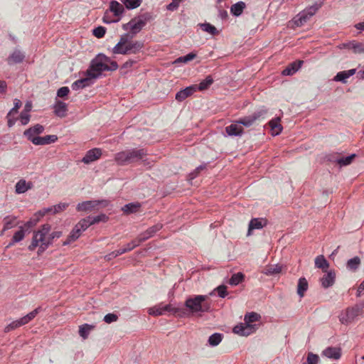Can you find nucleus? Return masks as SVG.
Masks as SVG:
<instances>
[{
  "label": "nucleus",
  "instance_id": "nucleus-1",
  "mask_svg": "<svg viewBox=\"0 0 364 364\" xmlns=\"http://www.w3.org/2000/svg\"><path fill=\"white\" fill-rule=\"evenodd\" d=\"M133 35L125 34L122 36L119 41L112 49V53L114 54H136L139 52L144 47V43L140 41H129L132 38Z\"/></svg>",
  "mask_w": 364,
  "mask_h": 364
},
{
  "label": "nucleus",
  "instance_id": "nucleus-2",
  "mask_svg": "<svg viewBox=\"0 0 364 364\" xmlns=\"http://www.w3.org/2000/svg\"><path fill=\"white\" fill-rule=\"evenodd\" d=\"M207 295H195L186 300L185 306L192 314L208 312L210 309V303Z\"/></svg>",
  "mask_w": 364,
  "mask_h": 364
},
{
  "label": "nucleus",
  "instance_id": "nucleus-3",
  "mask_svg": "<svg viewBox=\"0 0 364 364\" xmlns=\"http://www.w3.org/2000/svg\"><path fill=\"white\" fill-rule=\"evenodd\" d=\"M50 228V225L45 224L38 231L34 232L32 242L28 246V249L33 251L37 247H40L41 250L44 251L50 245L49 232Z\"/></svg>",
  "mask_w": 364,
  "mask_h": 364
},
{
  "label": "nucleus",
  "instance_id": "nucleus-4",
  "mask_svg": "<svg viewBox=\"0 0 364 364\" xmlns=\"http://www.w3.org/2000/svg\"><path fill=\"white\" fill-rule=\"evenodd\" d=\"M146 155L144 149H128L117 153L114 161L119 166H124L139 161Z\"/></svg>",
  "mask_w": 364,
  "mask_h": 364
},
{
  "label": "nucleus",
  "instance_id": "nucleus-5",
  "mask_svg": "<svg viewBox=\"0 0 364 364\" xmlns=\"http://www.w3.org/2000/svg\"><path fill=\"white\" fill-rule=\"evenodd\" d=\"M259 315L255 312H251L245 316V323H240L233 328V332L237 335L247 336L255 331V326L252 323L257 321L259 318Z\"/></svg>",
  "mask_w": 364,
  "mask_h": 364
},
{
  "label": "nucleus",
  "instance_id": "nucleus-6",
  "mask_svg": "<svg viewBox=\"0 0 364 364\" xmlns=\"http://www.w3.org/2000/svg\"><path fill=\"white\" fill-rule=\"evenodd\" d=\"M109 61L110 58L109 57L103 54L98 55L92 61L90 68L87 70V76L91 79L96 78L100 75L102 71L108 70V62Z\"/></svg>",
  "mask_w": 364,
  "mask_h": 364
},
{
  "label": "nucleus",
  "instance_id": "nucleus-7",
  "mask_svg": "<svg viewBox=\"0 0 364 364\" xmlns=\"http://www.w3.org/2000/svg\"><path fill=\"white\" fill-rule=\"evenodd\" d=\"M321 6V3H316L313 6L299 13L294 19L295 25L296 26H303L312 16L316 14Z\"/></svg>",
  "mask_w": 364,
  "mask_h": 364
},
{
  "label": "nucleus",
  "instance_id": "nucleus-8",
  "mask_svg": "<svg viewBox=\"0 0 364 364\" xmlns=\"http://www.w3.org/2000/svg\"><path fill=\"white\" fill-rule=\"evenodd\" d=\"M108 205V202L105 200H87L78 203L77 205V210L79 212H91L92 210H98L99 206L102 205L105 207Z\"/></svg>",
  "mask_w": 364,
  "mask_h": 364
},
{
  "label": "nucleus",
  "instance_id": "nucleus-9",
  "mask_svg": "<svg viewBox=\"0 0 364 364\" xmlns=\"http://www.w3.org/2000/svg\"><path fill=\"white\" fill-rule=\"evenodd\" d=\"M267 111L265 109H261L255 112L252 114L238 120L240 125L245 127L252 126L256 121L263 119L267 115Z\"/></svg>",
  "mask_w": 364,
  "mask_h": 364
},
{
  "label": "nucleus",
  "instance_id": "nucleus-10",
  "mask_svg": "<svg viewBox=\"0 0 364 364\" xmlns=\"http://www.w3.org/2000/svg\"><path fill=\"white\" fill-rule=\"evenodd\" d=\"M150 18L151 16L149 14H144L138 18H134L130 21L128 26L131 30L132 35L134 36L136 33L139 32L150 20Z\"/></svg>",
  "mask_w": 364,
  "mask_h": 364
},
{
  "label": "nucleus",
  "instance_id": "nucleus-11",
  "mask_svg": "<svg viewBox=\"0 0 364 364\" xmlns=\"http://www.w3.org/2000/svg\"><path fill=\"white\" fill-rule=\"evenodd\" d=\"M166 311H173L174 314H177L179 316L185 314L184 309L172 308L170 304L165 306H161V304H160L149 309V314L154 316L162 315Z\"/></svg>",
  "mask_w": 364,
  "mask_h": 364
},
{
  "label": "nucleus",
  "instance_id": "nucleus-12",
  "mask_svg": "<svg viewBox=\"0 0 364 364\" xmlns=\"http://www.w3.org/2000/svg\"><path fill=\"white\" fill-rule=\"evenodd\" d=\"M198 90V85H192L185 89L181 90L176 95V100L182 102L187 97L193 95Z\"/></svg>",
  "mask_w": 364,
  "mask_h": 364
},
{
  "label": "nucleus",
  "instance_id": "nucleus-13",
  "mask_svg": "<svg viewBox=\"0 0 364 364\" xmlns=\"http://www.w3.org/2000/svg\"><path fill=\"white\" fill-rule=\"evenodd\" d=\"M102 150L99 148H94L87 151L82 158V161L85 164H89L100 158Z\"/></svg>",
  "mask_w": 364,
  "mask_h": 364
},
{
  "label": "nucleus",
  "instance_id": "nucleus-14",
  "mask_svg": "<svg viewBox=\"0 0 364 364\" xmlns=\"http://www.w3.org/2000/svg\"><path fill=\"white\" fill-rule=\"evenodd\" d=\"M44 131L43 126L37 124L34 125L32 127H30L29 129H26L23 132V135L28 139V140L31 141L32 142V139H36L38 137V136L41 133H43Z\"/></svg>",
  "mask_w": 364,
  "mask_h": 364
},
{
  "label": "nucleus",
  "instance_id": "nucleus-15",
  "mask_svg": "<svg viewBox=\"0 0 364 364\" xmlns=\"http://www.w3.org/2000/svg\"><path fill=\"white\" fill-rule=\"evenodd\" d=\"M25 58V54L19 49H15L9 56L7 58L6 61L9 65H14L17 63H21L23 61Z\"/></svg>",
  "mask_w": 364,
  "mask_h": 364
},
{
  "label": "nucleus",
  "instance_id": "nucleus-16",
  "mask_svg": "<svg viewBox=\"0 0 364 364\" xmlns=\"http://www.w3.org/2000/svg\"><path fill=\"white\" fill-rule=\"evenodd\" d=\"M162 225L161 224L155 225L149 229H147L145 232L139 234L138 235V238L139 239V242H143L149 238L151 237L157 231L161 230Z\"/></svg>",
  "mask_w": 364,
  "mask_h": 364
},
{
  "label": "nucleus",
  "instance_id": "nucleus-17",
  "mask_svg": "<svg viewBox=\"0 0 364 364\" xmlns=\"http://www.w3.org/2000/svg\"><path fill=\"white\" fill-rule=\"evenodd\" d=\"M58 140L56 135H46L32 139V143L35 145H46L54 143Z\"/></svg>",
  "mask_w": 364,
  "mask_h": 364
},
{
  "label": "nucleus",
  "instance_id": "nucleus-18",
  "mask_svg": "<svg viewBox=\"0 0 364 364\" xmlns=\"http://www.w3.org/2000/svg\"><path fill=\"white\" fill-rule=\"evenodd\" d=\"M323 277L321 279V285L324 288H328L334 284L336 274L333 271L326 272Z\"/></svg>",
  "mask_w": 364,
  "mask_h": 364
},
{
  "label": "nucleus",
  "instance_id": "nucleus-19",
  "mask_svg": "<svg viewBox=\"0 0 364 364\" xmlns=\"http://www.w3.org/2000/svg\"><path fill=\"white\" fill-rule=\"evenodd\" d=\"M358 315L357 310L354 308H348L345 314L340 316V321L342 323H348L351 322Z\"/></svg>",
  "mask_w": 364,
  "mask_h": 364
},
{
  "label": "nucleus",
  "instance_id": "nucleus-20",
  "mask_svg": "<svg viewBox=\"0 0 364 364\" xmlns=\"http://www.w3.org/2000/svg\"><path fill=\"white\" fill-rule=\"evenodd\" d=\"M226 132L230 136H238L240 135L243 132V128L239 122L237 121L235 123L231 124L226 127Z\"/></svg>",
  "mask_w": 364,
  "mask_h": 364
},
{
  "label": "nucleus",
  "instance_id": "nucleus-21",
  "mask_svg": "<svg viewBox=\"0 0 364 364\" xmlns=\"http://www.w3.org/2000/svg\"><path fill=\"white\" fill-rule=\"evenodd\" d=\"M302 63V60L293 62L282 71V74L284 75H291L294 74L301 68Z\"/></svg>",
  "mask_w": 364,
  "mask_h": 364
},
{
  "label": "nucleus",
  "instance_id": "nucleus-22",
  "mask_svg": "<svg viewBox=\"0 0 364 364\" xmlns=\"http://www.w3.org/2000/svg\"><path fill=\"white\" fill-rule=\"evenodd\" d=\"M282 272V267L279 264H272L264 268L263 273L266 275H277Z\"/></svg>",
  "mask_w": 364,
  "mask_h": 364
},
{
  "label": "nucleus",
  "instance_id": "nucleus-23",
  "mask_svg": "<svg viewBox=\"0 0 364 364\" xmlns=\"http://www.w3.org/2000/svg\"><path fill=\"white\" fill-rule=\"evenodd\" d=\"M323 355L329 358L338 359L341 357V351L338 348L328 347L323 351Z\"/></svg>",
  "mask_w": 364,
  "mask_h": 364
},
{
  "label": "nucleus",
  "instance_id": "nucleus-24",
  "mask_svg": "<svg viewBox=\"0 0 364 364\" xmlns=\"http://www.w3.org/2000/svg\"><path fill=\"white\" fill-rule=\"evenodd\" d=\"M315 266L326 272L328 269L329 264L323 255H318L315 258Z\"/></svg>",
  "mask_w": 364,
  "mask_h": 364
},
{
  "label": "nucleus",
  "instance_id": "nucleus-25",
  "mask_svg": "<svg viewBox=\"0 0 364 364\" xmlns=\"http://www.w3.org/2000/svg\"><path fill=\"white\" fill-rule=\"evenodd\" d=\"M355 69H350L348 70L341 71L337 73L335 76L334 80L336 81H341L346 82V80L353 75L355 73Z\"/></svg>",
  "mask_w": 364,
  "mask_h": 364
},
{
  "label": "nucleus",
  "instance_id": "nucleus-26",
  "mask_svg": "<svg viewBox=\"0 0 364 364\" xmlns=\"http://www.w3.org/2000/svg\"><path fill=\"white\" fill-rule=\"evenodd\" d=\"M269 125L274 135H278L282 130L279 117L274 118L269 121Z\"/></svg>",
  "mask_w": 364,
  "mask_h": 364
},
{
  "label": "nucleus",
  "instance_id": "nucleus-27",
  "mask_svg": "<svg viewBox=\"0 0 364 364\" xmlns=\"http://www.w3.org/2000/svg\"><path fill=\"white\" fill-rule=\"evenodd\" d=\"M82 231L77 228L76 226L73 228V230L71 231L70 235H68V238L63 242V245H68L73 242L75 241L77 239L79 238V237L81 235Z\"/></svg>",
  "mask_w": 364,
  "mask_h": 364
},
{
  "label": "nucleus",
  "instance_id": "nucleus-28",
  "mask_svg": "<svg viewBox=\"0 0 364 364\" xmlns=\"http://www.w3.org/2000/svg\"><path fill=\"white\" fill-rule=\"evenodd\" d=\"M109 10L116 17L119 16L124 11V6L117 1H112L109 4Z\"/></svg>",
  "mask_w": 364,
  "mask_h": 364
},
{
  "label": "nucleus",
  "instance_id": "nucleus-29",
  "mask_svg": "<svg viewBox=\"0 0 364 364\" xmlns=\"http://www.w3.org/2000/svg\"><path fill=\"white\" fill-rule=\"evenodd\" d=\"M90 81H91V78H90V77L87 76V77H86V78L80 79V80H77L75 82H74L72 84L71 87L74 90L82 89V88L90 85Z\"/></svg>",
  "mask_w": 364,
  "mask_h": 364
},
{
  "label": "nucleus",
  "instance_id": "nucleus-30",
  "mask_svg": "<svg viewBox=\"0 0 364 364\" xmlns=\"http://www.w3.org/2000/svg\"><path fill=\"white\" fill-rule=\"evenodd\" d=\"M31 183H27L25 180L21 179L16 184V192L19 194L23 193L28 189H31Z\"/></svg>",
  "mask_w": 364,
  "mask_h": 364
},
{
  "label": "nucleus",
  "instance_id": "nucleus-31",
  "mask_svg": "<svg viewBox=\"0 0 364 364\" xmlns=\"http://www.w3.org/2000/svg\"><path fill=\"white\" fill-rule=\"evenodd\" d=\"M3 231H6L18 225L16 218L14 216H6L4 218Z\"/></svg>",
  "mask_w": 364,
  "mask_h": 364
},
{
  "label": "nucleus",
  "instance_id": "nucleus-32",
  "mask_svg": "<svg viewBox=\"0 0 364 364\" xmlns=\"http://www.w3.org/2000/svg\"><path fill=\"white\" fill-rule=\"evenodd\" d=\"M140 207L141 204L139 203H131L125 205L122 210L126 214H130L137 212Z\"/></svg>",
  "mask_w": 364,
  "mask_h": 364
},
{
  "label": "nucleus",
  "instance_id": "nucleus-33",
  "mask_svg": "<svg viewBox=\"0 0 364 364\" xmlns=\"http://www.w3.org/2000/svg\"><path fill=\"white\" fill-rule=\"evenodd\" d=\"M95 328V326L87 323L83 324L79 327V334L84 339H86L90 331Z\"/></svg>",
  "mask_w": 364,
  "mask_h": 364
},
{
  "label": "nucleus",
  "instance_id": "nucleus-34",
  "mask_svg": "<svg viewBox=\"0 0 364 364\" xmlns=\"http://www.w3.org/2000/svg\"><path fill=\"white\" fill-rule=\"evenodd\" d=\"M308 289V282L305 278H300L298 282L297 294L300 297L304 296L305 291Z\"/></svg>",
  "mask_w": 364,
  "mask_h": 364
},
{
  "label": "nucleus",
  "instance_id": "nucleus-35",
  "mask_svg": "<svg viewBox=\"0 0 364 364\" xmlns=\"http://www.w3.org/2000/svg\"><path fill=\"white\" fill-rule=\"evenodd\" d=\"M67 112V105L65 102L58 101L55 105V113L58 117H64Z\"/></svg>",
  "mask_w": 364,
  "mask_h": 364
},
{
  "label": "nucleus",
  "instance_id": "nucleus-36",
  "mask_svg": "<svg viewBox=\"0 0 364 364\" xmlns=\"http://www.w3.org/2000/svg\"><path fill=\"white\" fill-rule=\"evenodd\" d=\"M245 8V4L243 1H239L231 6L230 11L235 16H239Z\"/></svg>",
  "mask_w": 364,
  "mask_h": 364
},
{
  "label": "nucleus",
  "instance_id": "nucleus-37",
  "mask_svg": "<svg viewBox=\"0 0 364 364\" xmlns=\"http://www.w3.org/2000/svg\"><path fill=\"white\" fill-rule=\"evenodd\" d=\"M213 83V79L210 75L205 77V80L201 81L198 85V90L203 91L207 90Z\"/></svg>",
  "mask_w": 364,
  "mask_h": 364
},
{
  "label": "nucleus",
  "instance_id": "nucleus-38",
  "mask_svg": "<svg viewBox=\"0 0 364 364\" xmlns=\"http://www.w3.org/2000/svg\"><path fill=\"white\" fill-rule=\"evenodd\" d=\"M40 311H41V307H38L36 309H34L33 311H32L31 312H30L29 314H28L27 315H26L25 316L21 318L23 324L24 325L27 324L31 321H32L36 316V315L40 312Z\"/></svg>",
  "mask_w": 364,
  "mask_h": 364
},
{
  "label": "nucleus",
  "instance_id": "nucleus-39",
  "mask_svg": "<svg viewBox=\"0 0 364 364\" xmlns=\"http://www.w3.org/2000/svg\"><path fill=\"white\" fill-rule=\"evenodd\" d=\"M92 225L91 216H88L81 220L75 226L82 232Z\"/></svg>",
  "mask_w": 364,
  "mask_h": 364
},
{
  "label": "nucleus",
  "instance_id": "nucleus-40",
  "mask_svg": "<svg viewBox=\"0 0 364 364\" xmlns=\"http://www.w3.org/2000/svg\"><path fill=\"white\" fill-rule=\"evenodd\" d=\"M68 205L69 204L67 203H60L53 207L48 208L47 212H53L55 214L58 213L65 210Z\"/></svg>",
  "mask_w": 364,
  "mask_h": 364
},
{
  "label": "nucleus",
  "instance_id": "nucleus-41",
  "mask_svg": "<svg viewBox=\"0 0 364 364\" xmlns=\"http://www.w3.org/2000/svg\"><path fill=\"white\" fill-rule=\"evenodd\" d=\"M120 1L124 3L125 6L128 9H136V8L139 7L142 2V0H120Z\"/></svg>",
  "mask_w": 364,
  "mask_h": 364
},
{
  "label": "nucleus",
  "instance_id": "nucleus-42",
  "mask_svg": "<svg viewBox=\"0 0 364 364\" xmlns=\"http://www.w3.org/2000/svg\"><path fill=\"white\" fill-rule=\"evenodd\" d=\"M23 325L24 324L21 318L18 320L14 321L5 327L4 332L8 333Z\"/></svg>",
  "mask_w": 364,
  "mask_h": 364
},
{
  "label": "nucleus",
  "instance_id": "nucleus-43",
  "mask_svg": "<svg viewBox=\"0 0 364 364\" xmlns=\"http://www.w3.org/2000/svg\"><path fill=\"white\" fill-rule=\"evenodd\" d=\"M196 54L193 53H190L185 56H181L175 60L174 63H187L191 60H193L196 58Z\"/></svg>",
  "mask_w": 364,
  "mask_h": 364
},
{
  "label": "nucleus",
  "instance_id": "nucleus-44",
  "mask_svg": "<svg viewBox=\"0 0 364 364\" xmlns=\"http://www.w3.org/2000/svg\"><path fill=\"white\" fill-rule=\"evenodd\" d=\"M360 264V259L358 257H355L349 259L347 262V267L350 270H355Z\"/></svg>",
  "mask_w": 364,
  "mask_h": 364
},
{
  "label": "nucleus",
  "instance_id": "nucleus-45",
  "mask_svg": "<svg viewBox=\"0 0 364 364\" xmlns=\"http://www.w3.org/2000/svg\"><path fill=\"white\" fill-rule=\"evenodd\" d=\"M263 227L262 221L258 218H253L250 220L249 224V230L250 232L251 230L255 229H260Z\"/></svg>",
  "mask_w": 364,
  "mask_h": 364
},
{
  "label": "nucleus",
  "instance_id": "nucleus-46",
  "mask_svg": "<svg viewBox=\"0 0 364 364\" xmlns=\"http://www.w3.org/2000/svg\"><path fill=\"white\" fill-rule=\"evenodd\" d=\"M222 334L214 333L209 337L208 343L212 346H218L222 341Z\"/></svg>",
  "mask_w": 364,
  "mask_h": 364
},
{
  "label": "nucleus",
  "instance_id": "nucleus-47",
  "mask_svg": "<svg viewBox=\"0 0 364 364\" xmlns=\"http://www.w3.org/2000/svg\"><path fill=\"white\" fill-rule=\"evenodd\" d=\"M355 53H364V43L352 42L349 44Z\"/></svg>",
  "mask_w": 364,
  "mask_h": 364
},
{
  "label": "nucleus",
  "instance_id": "nucleus-48",
  "mask_svg": "<svg viewBox=\"0 0 364 364\" xmlns=\"http://www.w3.org/2000/svg\"><path fill=\"white\" fill-rule=\"evenodd\" d=\"M244 279V274L241 272H238L237 274H234L230 279V284L231 285H237L240 282H242Z\"/></svg>",
  "mask_w": 364,
  "mask_h": 364
},
{
  "label": "nucleus",
  "instance_id": "nucleus-49",
  "mask_svg": "<svg viewBox=\"0 0 364 364\" xmlns=\"http://www.w3.org/2000/svg\"><path fill=\"white\" fill-rule=\"evenodd\" d=\"M356 155L355 154H353L350 156H348L346 157H341L337 160V162L341 166H347L352 163L353 160L355 158Z\"/></svg>",
  "mask_w": 364,
  "mask_h": 364
},
{
  "label": "nucleus",
  "instance_id": "nucleus-50",
  "mask_svg": "<svg viewBox=\"0 0 364 364\" xmlns=\"http://www.w3.org/2000/svg\"><path fill=\"white\" fill-rule=\"evenodd\" d=\"M24 237H25V231L21 228V230H19L18 231L15 232V234L14 235L11 244L21 241L24 238Z\"/></svg>",
  "mask_w": 364,
  "mask_h": 364
},
{
  "label": "nucleus",
  "instance_id": "nucleus-51",
  "mask_svg": "<svg viewBox=\"0 0 364 364\" xmlns=\"http://www.w3.org/2000/svg\"><path fill=\"white\" fill-rule=\"evenodd\" d=\"M203 31H206L212 35L218 33L216 28L210 23H203L200 25Z\"/></svg>",
  "mask_w": 364,
  "mask_h": 364
},
{
  "label": "nucleus",
  "instance_id": "nucleus-52",
  "mask_svg": "<svg viewBox=\"0 0 364 364\" xmlns=\"http://www.w3.org/2000/svg\"><path fill=\"white\" fill-rule=\"evenodd\" d=\"M141 243V242H139V239L137 237L135 240L127 244L124 247H125L127 252L132 250L136 247L139 246Z\"/></svg>",
  "mask_w": 364,
  "mask_h": 364
},
{
  "label": "nucleus",
  "instance_id": "nucleus-53",
  "mask_svg": "<svg viewBox=\"0 0 364 364\" xmlns=\"http://www.w3.org/2000/svg\"><path fill=\"white\" fill-rule=\"evenodd\" d=\"M106 33V28L103 26H98L93 30V35L97 38H102Z\"/></svg>",
  "mask_w": 364,
  "mask_h": 364
},
{
  "label": "nucleus",
  "instance_id": "nucleus-54",
  "mask_svg": "<svg viewBox=\"0 0 364 364\" xmlns=\"http://www.w3.org/2000/svg\"><path fill=\"white\" fill-rule=\"evenodd\" d=\"M14 107L10 110L9 116H13L14 114H16L18 112V109L21 107V102L18 99H15L14 102Z\"/></svg>",
  "mask_w": 364,
  "mask_h": 364
},
{
  "label": "nucleus",
  "instance_id": "nucleus-55",
  "mask_svg": "<svg viewBox=\"0 0 364 364\" xmlns=\"http://www.w3.org/2000/svg\"><path fill=\"white\" fill-rule=\"evenodd\" d=\"M318 360L319 358L317 355H315L312 353H309L307 356V360L306 364H317Z\"/></svg>",
  "mask_w": 364,
  "mask_h": 364
},
{
  "label": "nucleus",
  "instance_id": "nucleus-56",
  "mask_svg": "<svg viewBox=\"0 0 364 364\" xmlns=\"http://www.w3.org/2000/svg\"><path fill=\"white\" fill-rule=\"evenodd\" d=\"M107 217L105 214H101V215L94 216V217L91 216V222H92V225L95 224V223H98L101 221L105 222V221H107Z\"/></svg>",
  "mask_w": 364,
  "mask_h": 364
},
{
  "label": "nucleus",
  "instance_id": "nucleus-57",
  "mask_svg": "<svg viewBox=\"0 0 364 364\" xmlns=\"http://www.w3.org/2000/svg\"><path fill=\"white\" fill-rule=\"evenodd\" d=\"M118 318V316L114 314H107L104 317V321L107 323H111L114 321H116Z\"/></svg>",
  "mask_w": 364,
  "mask_h": 364
},
{
  "label": "nucleus",
  "instance_id": "nucleus-58",
  "mask_svg": "<svg viewBox=\"0 0 364 364\" xmlns=\"http://www.w3.org/2000/svg\"><path fill=\"white\" fill-rule=\"evenodd\" d=\"M21 122L23 125H26L29 122L30 115L28 112H22L20 115Z\"/></svg>",
  "mask_w": 364,
  "mask_h": 364
},
{
  "label": "nucleus",
  "instance_id": "nucleus-59",
  "mask_svg": "<svg viewBox=\"0 0 364 364\" xmlns=\"http://www.w3.org/2000/svg\"><path fill=\"white\" fill-rule=\"evenodd\" d=\"M69 92L70 90L68 87H62L58 90L57 95L59 97H64L68 95Z\"/></svg>",
  "mask_w": 364,
  "mask_h": 364
},
{
  "label": "nucleus",
  "instance_id": "nucleus-60",
  "mask_svg": "<svg viewBox=\"0 0 364 364\" xmlns=\"http://www.w3.org/2000/svg\"><path fill=\"white\" fill-rule=\"evenodd\" d=\"M226 289V287L223 285L219 286L216 288V291L220 297L224 298L227 295Z\"/></svg>",
  "mask_w": 364,
  "mask_h": 364
},
{
  "label": "nucleus",
  "instance_id": "nucleus-61",
  "mask_svg": "<svg viewBox=\"0 0 364 364\" xmlns=\"http://www.w3.org/2000/svg\"><path fill=\"white\" fill-rule=\"evenodd\" d=\"M61 235L62 232L60 231H55L51 233L49 232L50 244L52 243L54 238H59Z\"/></svg>",
  "mask_w": 364,
  "mask_h": 364
},
{
  "label": "nucleus",
  "instance_id": "nucleus-62",
  "mask_svg": "<svg viewBox=\"0 0 364 364\" xmlns=\"http://www.w3.org/2000/svg\"><path fill=\"white\" fill-rule=\"evenodd\" d=\"M119 21V18L113 19L111 18L109 16V13L107 11L103 17V21L106 23H110L112 22H117Z\"/></svg>",
  "mask_w": 364,
  "mask_h": 364
},
{
  "label": "nucleus",
  "instance_id": "nucleus-63",
  "mask_svg": "<svg viewBox=\"0 0 364 364\" xmlns=\"http://www.w3.org/2000/svg\"><path fill=\"white\" fill-rule=\"evenodd\" d=\"M179 4L177 2L172 1L167 5L166 9L169 11H173L178 9Z\"/></svg>",
  "mask_w": 364,
  "mask_h": 364
},
{
  "label": "nucleus",
  "instance_id": "nucleus-64",
  "mask_svg": "<svg viewBox=\"0 0 364 364\" xmlns=\"http://www.w3.org/2000/svg\"><path fill=\"white\" fill-rule=\"evenodd\" d=\"M127 252V250L125 247H120L119 249L112 252L113 257H117L119 255H121L124 253Z\"/></svg>",
  "mask_w": 364,
  "mask_h": 364
}]
</instances>
